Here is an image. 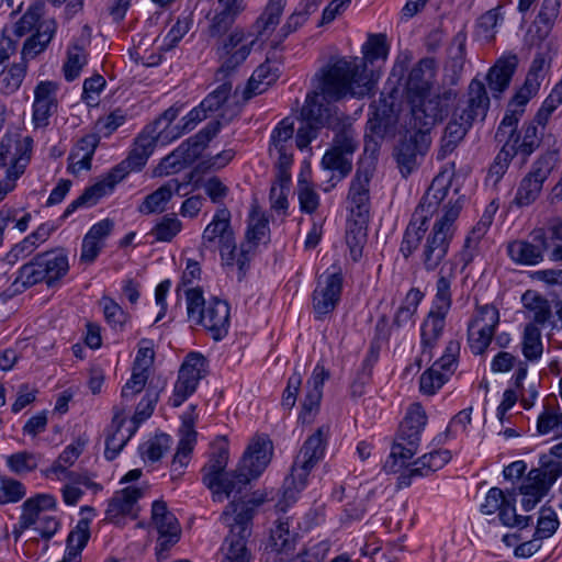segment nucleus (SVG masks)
<instances>
[{"mask_svg":"<svg viewBox=\"0 0 562 562\" xmlns=\"http://www.w3.org/2000/svg\"><path fill=\"white\" fill-rule=\"evenodd\" d=\"M363 58L347 60L339 58L322 68L321 90L326 98L363 97L372 88V76L367 74V63L385 60L389 45L384 34H370L362 46Z\"/></svg>","mask_w":562,"mask_h":562,"instance_id":"f257e3e1","label":"nucleus"},{"mask_svg":"<svg viewBox=\"0 0 562 562\" xmlns=\"http://www.w3.org/2000/svg\"><path fill=\"white\" fill-rule=\"evenodd\" d=\"M158 138L159 132L156 131V124L146 125L135 138L128 156L113 167L100 181L86 188L81 195L66 207L60 220L65 221L78 209L95 205L101 198L111 193L130 172L142 170L154 153Z\"/></svg>","mask_w":562,"mask_h":562,"instance_id":"f03ea898","label":"nucleus"},{"mask_svg":"<svg viewBox=\"0 0 562 562\" xmlns=\"http://www.w3.org/2000/svg\"><path fill=\"white\" fill-rule=\"evenodd\" d=\"M463 207V199L458 198L454 202L449 201L443 206L442 214L434 222L429 233L425 232L420 244L419 260L426 272L440 271L443 267L449 269L448 263H454V271L458 262L447 259L450 245L454 237L458 220Z\"/></svg>","mask_w":562,"mask_h":562,"instance_id":"7ed1b4c3","label":"nucleus"},{"mask_svg":"<svg viewBox=\"0 0 562 562\" xmlns=\"http://www.w3.org/2000/svg\"><path fill=\"white\" fill-rule=\"evenodd\" d=\"M465 106L456 109L445 128L437 159L443 160L464 138L475 121H484L490 108V98L483 81L474 78L469 85Z\"/></svg>","mask_w":562,"mask_h":562,"instance_id":"20e7f679","label":"nucleus"},{"mask_svg":"<svg viewBox=\"0 0 562 562\" xmlns=\"http://www.w3.org/2000/svg\"><path fill=\"white\" fill-rule=\"evenodd\" d=\"M69 271L68 254L64 248L37 254L24 263L11 286L3 293L7 297L21 293L29 288L44 282L54 286Z\"/></svg>","mask_w":562,"mask_h":562,"instance_id":"39448f33","label":"nucleus"},{"mask_svg":"<svg viewBox=\"0 0 562 562\" xmlns=\"http://www.w3.org/2000/svg\"><path fill=\"white\" fill-rule=\"evenodd\" d=\"M328 436L329 426L323 425L304 441L285 480L283 499L277 504L280 510L294 503L296 494L306 486L312 469L324 458Z\"/></svg>","mask_w":562,"mask_h":562,"instance_id":"423d86ee","label":"nucleus"},{"mask_svg":"<svg viewBox=\"0 0 562 562\" xmlns=\"http://www.w3.org/2000/svg\"><path fill=\"white\" fill-rule=\"evenodd\" d=\"M450 183L445 180L443 176H437L432 180L404 232L400 252L405 259H408L417 250L425 232L429 228V220L438 211L440 203L448 195Z\"/></svg>","mask_w":562,"mask_h":562,"instance_id":"0eeeda50","label":"nucleus"},{"mask_svg":"<svg viewBox=\"0 0 562 562\" xmlns=\"http://www.w3.org/2000/svg\"><path fill=\"white\" fill-rule=\"evenodd\" d=\"M427 424V415L419 403L408 408L391 448V453L383 464L386 473H398L417 453L420 435Z\"/></svg>","mask_w":562,"mask_h":562,"instance_id":"6e6552de","label":"nucleus"},{"mask_svg":"<svg viewBox=\"0 0 562 562\" xmlns=\"http://www.w3.org/2000/svg\"><path fill=\"white\" fill-rule=\"evenodd\" d=\"M228 457V446L223 440L214 447L209 461L202 468V482L212 491L214 502H222L224 497L228 498L233 493L235 495L241 494L248 485L247 475L239 471V467L234 471L224 473Z\"/></svg>","mask_w":562,"mask_h":562,"instance_id":"1a4fd4ad","label":"nucleus"},{"mask_svg":"<svg viewBox=\"0 0 562 562\" xmlns=\"http://www.w3.org/2000/svg\"><path fill=\"white\" fill-rule=\"evenodd\" d=\"M448 265L450 266L449 269L443 267L438 273L434 308L422 325V356H428L429 360L431 358V349L442 335L446 315L452 303L451 282L454 279V263Z\"/></svg>","mask_w":562,"mask_h":562,"instance_id":"9d476101","label":"nucleus"},{"mask_svg":"<svg viewBox=\"0 0 562 562\" xmlns=\"http://www.w3.org/2000/svg\"><path fill=\"white\" fill-rule=\"evenodd\" d=\"M221 128L222 123L218 120L209 122L195 135L182 142L173 151L164 157L155 169V175L159 177L172 175L193 164Z\"/></svg>","mask_w":562,"mask_h":562,"instance_id":"9b49d317","label":"nucleus"},{"mask_svg":"<svg viewBox=\"0 0 562 562\" xmlns=\"http://www.w3.org/2000/svg\"><path fill=\"white\" fill-rule=\"evenodd\" d=\"M457 91L445 89L438 93H425L415 98L411 104V124L430 132L432 127L446 119L457 105Z\"/></svg>","mask_w":562,"mask_h":562,"instance_id":"f8f14e48","label":"nucleus"},{"mask_svg":"<svg viewBox=\"0 0 562 562\" xmlns=\"http://www.w3.org/2000/svg\"><path fill=\"white\" fill-rule=\"evenodd\" d=\"M430 144V132L418 126H412L409 122L394 149V157L404 178L418 168L429 150Z\"/></svg>","mask_w":562,"mask_h":562,"instance_id":"ddd939ff","label":"nucleus"},{"mask_svg":"<svg viewBox=\"0 0 562 562\" xmlns=\"http://www.w3.org/2000/svg\"><path fill=\"white\" fill-rule=\"evenodd\" d=\"M559 162L558 150H548L539 157L531 170L521 179L513 204L522 207L532 204L540 195L543 182Z\"/></svg>","mask_w":562,"mask_h":562,"instance_id":"4468645a","label":"nucleus"},{"mask_svg":"<svg viewBox=\"0 0 562 562\" xmlns=\"http://www.w3.org/2000/svg\"><path fill=\"white\" fill-rule=\"evenodd\" d=\"M216 239L220 244L222 261L227 267L235 265L236 241L231 227V212L227 207L216 211L212 222L202 234L201 248L212 249Z\"/></svg>","mask_w":562,"mask_h":562,"instance_id":"2eb2a0df","label":"nucleus"},{"mask_svg":"<svg viewBox=\"0 0 562 562\" xmlns=\"http://www.w3.org/2000/svg\"><path fill=\"white\" fill-rule=\"evenodd\" d=\"M499 324L498 310L490 304L479 306L468 325V342L474 355H483L492 342Z\"/></svg>","mask_w":562,"mask_h":562,"instance_id":"dca6fc26","label":"nucleus"},{"mask_svg":"<svg viewBox=\"0 0 562 562\" xmlns=\"http://www.w3.org/2000/svg\"><path fill=\"white\" fill-rule=\"evenodd\" d=\"M205 358L199 352H190L180 367L178 379L175 383L173 394L170 397V405L179 407L191 396L200 380L204 376Z\"/></svg>","mask_w":562,"mask_h":562,"instance_id":"f3484780","label":"nucleus"},{"mask_svg":"<svg viewBox=\"0 0 562 562\" xmlns=\"http://www.w3.org/2000/svg\"><path fill=\"white\" fill-rule=\"evenodd\" d=\"M300 540L299 532L290 529L289 520H278L270 530L265 543L260 562H278L282 555H290L296 549Z\"/></svg>","mask_w":562,"mask_h":562,"instance_id":"a211bd4d","label":"nucleus"},{"mask_svg":"<svg viewBox=\"0 0 562 562\" xmlns=\"http://www.w3.org/2000/svg\"><path fill=\"white\" fill-rule=\"evenodd\" d=\"M195 406L190 405L189 412L182 416V425L180 427V440L177 452L171 461L170 472L171 479H180L184 468L190 461V456L196 442L198 432L194 429L195 424Z\"/></svg>","mask_w":562,"mask_h":562,"instance_id":"6ab92c4d","label":"nucleus"},{"mask_svg":"<svg viewBox=\"0 0 562 562\" xmlns=\"http://www.w3.org/2000/svg\"><path fill=\"white\" fill-rule=\"evenodd\" d=\"M315 78L318 81L317 90L307 93L305 103L301 109V120L312 122V124H315L316 126H328L336 130L337 126L334 124L337 122L340 123V117L333 114V109L321 100L323 99L327 102L333 101L331 99L326 98L321 90L322 69L315 75Z\"/></svg>","mask_w":562,"mask_h":562,"instance_id":"aec40b11","label":"nucleus"},{"mask_svg":"<svg viewBox=\"0 0 562 562\" xmlns=\"http://www.w3.org/2000/svg\"><path fill=\"white\" fill-rule=\"evenodd\" d=\"M272 449V442L266 436H257L251 440L238 463L239 471L247 475L248 484L261 475L270 463Z\"/></svg>","mask_w":562,"mask_h":562,"instance_id":"412c9836","label":"nucleus"},{"mask_svg":"<svg viewBox=\"0 0 562 562\" xmlns=\"http://www.w3.org/2000/svg\"><path fill=\"white\" fill-rule=\"evenodd\" d=\"M151 521L160 536L157 557L162 559L165 558L162 552L168 551L179 540L180 527L177 518L168 510L167 504L164 501H155L153 503Z\"/></svg>","mask_w":562,"mask_h":562,"instance_id":"4be33fe9","label":"nucleus"},{"mask_svg":"<svg viewBox=\"0 0 562 562\" xmlns=\"http://www.w3.org/2000/svg\"><path fill=\"white\" fill-rule=\"evenodd\" d=\"M241 524H231L229 533L226 536L222 546L224 558L222 562H250L251 552L247 548L248 538L251 535V528L247 526L248 514H243Z\"/></svg>","mask_w":562,"mask_h":562,"instance_id":"5701e85b","label":"nucleus"},{"mask_svg":"<svg viewBox=\"0 0 562 562\" xmlns=\"http://www.w3.org/2000/svg\"><path fill=\"white\" fill-rule=\"evenodd\" d=\"M344 277L340 271L328 274L324 286H317L313 292V310L315 318L321 321L330 314L338 305L342 292Z\"/></svg>","mask_w":562,"mask_h":562,"instance_id":"b1692460","label":"nucleus"},{"mask_svg":"<svg viewBox=\"0 0 562 562\" xmlns=\"http://www.w3.org/2000/svg\"><path fill=\"white\" fill-rule=\"evenodd\" d=\"M531 240H514L507 246V254L513 261L524 266H536L547 251L544 233L536 228L530 234Z\"/></svg>","mask_w":562,"mask_h":562,"instance_id":"393cba45","label":"nucleus"},{"mask_svg":"<svg viewBox=\"0 0 562 562\" xmlns=\"http://www.w3.org/2000/svg\"><path fill=\"white\" fill-rule=\"evenodd\" d=\"M229 305L217 297L211 299L204 311L200 312L198 324L202 325L215 341L222 340L228 334Z\"/></svg>","mask_w":562,"mask_h":562,"instance_id":"a878e982","label":"nucleus"},{"mask_svg":"<svg viewBox=\"0 0 562 562\" xmlns=\"http://www.w3.org/2000/svg\"><path fill=\"white\" fill-rule=\"evenodd\" d=\"M268 232V221L263 217L258 218L254 225L248 227L246 240L240 244L239 251L235 252V265L238 268V281H241L246 276L255 250Z\"/></svg>","mask_w":562,"mask_h":562,"instance_id":"bb28decb","label":"nucleus"},{"mask_svg":"<svg viewBox=\"0 0 562 562\" xmlns=\"http://www.w3.org/2000/svg\"><path fill=\"white\" fill-rule=\"evenodd\" d=\"M144 495V490L137 486H127L121 491L115 492L113 497L109 501L105 510V518L110 522L120 524L124 516L131 515L133 509Z\"/></svg>","mask_w":562,"mask_h":562,"instance_id":"cd10ccee","label":"nucleus"},{"mask_svg":"<svg viewBox=\"0 0 562 562\" xmlns=\"http://www.w3.org/2000/svg\"><path fill=\"white\" fill-rule=\"evenodd\" d=\"M189 179H191V177ZM189 181L190 180H188L184 183H181L179 182L178 179L168 180L157 190L145 196V199L138 206V211L142 214L162 213L164 211H166L167 203L171 200V198L175 194L180 196L186 195V193H182L181 190L184 186L189 183Z\"/></svg>","mask_w":562,"mask_h":562,"instance_id":"c85d7f7f","label":"nucleus"},{"mask_svg":"<svg viewBox=\"0 0 562 562\" xmlns=\"http://www.w3.org/2000/svg\"><path fill=\"white\" fill-rule=\"evenodd\" d=\"M371 172L358 168L349 187L348 201L351 204V214H370V181Z\"/></svg>","mask_w":562,"mask_h":562,"instance_id":"c756f323","label":"nucleus"},{"mask_svg":"<svg viewBox=\"0 0 562 562\" xmlns=\"http://www.w3.org/2000/svg\"><path fill=\"white\" fill-rule=\"evenodd\" d=\"M33 139L26 136L24 143L16 147V155L5 172V178L0 181V201L15 188L16 180L24 173L32 155Z\"/></svg>","mask_w":562,"mask_h":562,"instance_id":"7c9ffc66","label":"nucleus"},{"mask_svg":"<svg viewBox=\"0 0 562 562\" xmlns=\"http://www.w3.org/2000/svg\"><path fill=\"white\" fill-rule=\"evenodd\" d=\"M543 456L540 459L541 468L532 469L528 474V480L532 481L530 487L540 491L539 495L544 496L558 477L562 475V463L553 460H546Z\"/></svg>","mask_w":562,"mask_h":562,"instance_id":"2f4dec72","label":"nucleus"},{"mask_svg":"<svg viewBox=\"0 0 562 562\" xmlns=\"http://www.w3.org/2000/svg\"><path fill=\"white\" fill-rule=\"evenodd\" d=\"M346 232V243L351 258L357 261L362 256L363 246L367 243V231L370 214H351Z\"/></svg>","mask_w":562,"mask_h":562,"instance_id":"473e14b6","label":"nucleus"},{"mask_svg":"<svg viewBox=\"0 0 562 562\" xmlns=\"http://www.w3.org/2000/svg\"><path fill=\"white\" fill-rule=\"evenodd\" d=\"M516 57L499 59L490 68L486 75V81L494 98L501 94L509 87L514 72L516 70Z\"/></svg>","mask_w":562,"mask_h":562,"instance_id":"72a5a7b5","label":"nucleus"},{"mask_svg":"<svg viewBox=\"0 0 562 562\" xmlns=\"http://www.w3.org/2000/svg\"><path fill=\"white\" fill-rule=\"evenodd\" d=\"M432 60L422 59L411 71L406 81V93L408 102L423 97L431 89L430 70Z\"/></svg>","mask_w":562,"mask_h":562,"instance_id":"f704fd0d","label":"nucleus"},{"mask_svg":"<svg viewBox=\"0 0 562 562\" xmlns=\"http://www.w3.org/2000/svg\"><path fill=\"white\" fill-rule=\"evenodd\" d=\"M280 76V69L273 67L267 60L258 66L249 78L244 90V100L247 101L255 95L263 93Z\"/></svg>","mask_w":562,"mask_h":562,"instance_id":"c9c22d12","label":"nucleus"},{"mask_svg":"<svg viewBox=\"0 0 562 562\" xmlns=\"http://www.w3.org/2000/svg\"><path fill=\"white\" fill-rule=\"evenodd\" d=\"M56 32L55 21H43L38 24L36 33L30 36L22 48V61L35 58L45 50Z\"/></svg>","mask_w":562,"mask_h":562,"instance_id":"e433bc0d","label":"nucleus"},{"mask_svg":"<svg viewBox=\"0 0 562 562\" xmlns=\"http://www.w3.org/2000/svg\"><path fill=\"white\" fill-rule=\"evenodd\" d=\"M266 502V494L256 491L251 495L247 496L246 499L238 498L233 499L226 509L223 513V517L226 521L229 520L231 513L234 514V522L233 524H241L244 519H241L243 514L249 515V520L247 522V526L251 528V521L255 515V509L262 505Z\"/></svg>","mask_w":562,"mask_h":562,"instance_id":"4c0bfd02","label":"nucleus"},{"mask_svg":"<svg viewBox=\"0 0 562 562\" xmlns=\"http://www.w3.org/2000/svg\"><path fill=\"white\" fill-rule=\"evenodd\" d=\"M56 507V498L50 494H37L27 498L22 505V528H30L38 522L43 513Z\"/></svg>","mask_w":562,"mask_h":562,"instance_id":"58836bf2","label":"nucleus"},{"mask_svg":"<svg viewBox=\"0 0 562 562\" xmlns=\"http://www.w3.org/2000/svg\"><path fill=\"white\" fill-rule=\"evenodd\" d=\"M166 381L160 378L151 379L148 382L146 392L136 406L135 414L133 416V422L135 424H140L153 415L155 406L159 401L160 393L164 391Z\"/></svg>","mask_w":562,"mask_h":562,"instance_id":"ea45409f","label":"nucleus"},{"mask_svg":"<svg viewBox=\"0 0 562 562\" xmlns=\"http://www.w3.org/2000/svg\"><path fill=\"white\" fill-rule=\"evenodd\" d=\"M352 156L345 155V153L337 151L329 148L322 159V166L327 170L337 171L338 176H331L330 184L324 188L325 192H328L334 188L340 180L346 178L352 169Z\"/></svg>","mask_w":562,"mask_h":562,"instance_id":"a19ab883","label":"nucleus"},{"mask_svg":"<svg viewBox=\"0 0 562 562\" xmlns=\"http://www.w3.org/2000/svg\"><path fill=\"white\" fill-rule=\"evenodd\" d=\"M396 124V116L394 115L393 108L386 103L375 106L372 111L367 127L370 133L378 137L384 138Z\"/></svg>","mask_w":562,"mask_h":562,"instance_id":"79ce46f5","label":"nucleus"},{"mask_svg":"<svg viewBox=\"0 0 562 562\" xmlns=\"http://www.w3.org/2000/svg\"><path fill=\"white\" fill-rule=\"evenodd\" d=\"M493 222V216L490 213H484L476 225L471 229L469 235L465 237L462 250L459 252L460 261L463 267H467L474 257V249L479 241L486 234L488 227Z\"/></svg>","mask_w":562,"mask_h":562,"instance_id":"37998d69","label":"nucleus"},{"mask_svg":"<svg viewBox=\"0 0 562 562\" xmlns=\"http://www.w3.org/2000/svg\"><path fill=\"white\" fill-rule=\"evenodd\" d=\"M424 294L418 289H411L406 294L404 303L398 307L394 315L391 329L402 328L408 325H414V315L417 312V307L423 300Z\"/></svg>","mask_w":562,"mask_h":562,"instance_id":"c03bdc74","label":"nucleus"},{"mask_svg":"<svg viewBox=\"0 0 562 562\" xmlns=\"http://www.w3.org/2000/svg\"><path fill=\"white\" fill-rule=\"evenodd\" d=\"M539 229L544 233L547 250H551L550 260L562 261V220L552 217L544 227Z\"/></svg>","mask_w":562,"mask_h":562,"instance_id":"a18cd8bd","label":"nucleus"},{"mask_svg":"<svg viewBox=\"0 0 562 562\" xmlns=\"http://www.w3.org/2000/svg\"><path fill=\"white\" fill-rule=\"evenodd\" d=\"M521 119V111H506L495 133V140L498 144L518 146L519 134H517L518 122Z\"/></svg>","mask_w":562,"mask_h":562,"instance_id":"49530a36","label":"nucleus"},{"mask_svg":"<svg viewBox=\"0 0 562 562\" xmlns=\"http://www.w3.org/2000/svg\"><path fill=\"white\" fill-rule=\"evenodd\" d=\"M524 306L533 313L532 319L536 326L544 325L552 316L549 301L540 294L527 291L521 297Z\"/></svg>","mask_w":562,"mask_h":562,"instance_id":"de8ad7c7","label":"nucleus"},{"mask_svg":"<svg viewBox=\"0 0 562 562\" xmlns=\"http://www.w3.org/2000/svg\"><path fill=\"white\" fill-rule=\"evenodd\" d=\"M337 127L334 130L335 136L333 138V149L345 153V155L352 156L358 148V140L356 139V132L351 124L346 123L340 119V123L335 124Z\"/></svg>","mask_w":562,"mask_h":562,"instance_id":"09e8293b","label":"nucleus"},{"mask_svg":"<svg viewBox=\"0 0 562 562\" xmlns=\"http://www.w3.org/2000/svg\"><path fill=\"white\" fill-rule=\"evenodd\" d=\"M148 376L147 368L133 367L132 375L121 391L122 411L126 408L130 402L134 401L137 394L144 390L146 391Z\"/></svg>","mask_w":562,"mask_h":562,"instance_id":"8fccbe9b","label":"nucleus"},{"mask_svg":"<svg viewBox=\"0 0 562 562\" xmlns=\"http://www.w3.org/2000/svg\"><path fill=\"white\" fill-rule=\"evenodd\" d=\"M522 355L529 361H537L541 358L543 345L541 331L535 324H527L522 336Z\"/></svg>","mask_w":562,"mask_h":562,"instance_id":"3c124183","label":"nucleus"},{"mask_svg":"<svg viewBox=\"0 0 562 562\" xmlns=\"http://www.w3.org/2000/svg\"><path fill=\"white\" fill-rule=\"evenodd\" d=\"M294 134V123L290 117H284L273 128L270 136L269 153L273 155V151L289 150L291 145L289 144Z\"/></svg>","mask_w":562,"mask_h":562,"instance_id":"603ef678","label":"nucleus"},{"mask_svg":"<svg viewBox=\"0 0 562 562\" xmlns=\"http://www.w3.org/2000/svg\"><path fill=\"white\" fill-rule=\"evenodd\" d=\"M182 229V223L175 213L164 215L156 225L151 228L150 235L157 241L169 243Z\"/></svg>","mask_w":562,"mask_h":562,"instance_id":"864d4df0","label":"nucleus"},{"mask_svg":"<svg viewBox=\"0 0 562 562\" xmlns=\"http://www.w3.org/2000/svg\"><path fill=\"white\" fill-rule=\"evenodd\" d=\"M171 442L172 439L169 435L160 434L140 445L138 450L144 460L157 462L170 448Z\"/></svg>","mask_w":562,"mask_h":562,"instance_id":"5fc2aeb1","label":"nucleus"},{"mask_svg":"<svg viewBox=\"0 0 562 562\" xmlns=\"http://www.w3.org/2000/svg\"><path fill=\"white\" fill-rule=\"evenodd\" d=\"M87 64V54L82 46L74 44L67 50V60L63 66L65 79L74 81L80 75L82 67Z\"/></svg>","mask_w":562,"mask_h":562,"instance_id":"6e6d98bb","label":"nucleus"},{"mask_svg":"<svg viewBox=\"0 0 562 562\" xmlns=\"http://www.w3.org/2000/svg\"><path fill=\"white\" fill-rule=\"evenodd\" d=\"M537 431L539 435L554 432L555 438H562V412L546 407L538 416Z\"/></svg>","mask_w":562,"mask_h":562,"instance_id":"4d7b16f0","label":"nucleus"},{"mask_svg":"<svg viewBox=\"0 0 562 562\" xmlns=\"http://www.w3.org/2000/svg\"><path fill=\"white\" fill-rule=\"evenodd\" d=\"M285 3L286 0H269L265 12L256 21L258 34L265 33L279 23Z\"/></svg>","mask_w":562,"mask_h":562,"instance_id":"13d9d810","label":"nucleus"},{"mask_svg":"<svg viewBox=\"0 0 562 562\" xmlns=\"http://www.w3.org/2000/svg\"><path fill=\"white\" fill-rule=\"evenodd\" d=\"M90 539V519L81 518L76 527L67 537V550L76 552L81 557V552Z\"/></svg>","mask_w":562,"mask_h":562,"instance_id":"bf43d9fd","label":"nucleus"},{"mask_svg":"<svg viewBox=\"0 0 562 562\" xmlns=\"http://www.w3.org/2000/svg\"><path fill=\"white\" fill-rule=\"evenodd\" d=\"M27 65L25 61L13 64L7 71L0 70L2 79V91L4 94L14 93L20 87L25 77Z\"/></svg>","mask_w":562,"mask_h":562,"instance_id":"052dcab7","label":"nucleus"},{"mask_svg":"<svg viewBox=\"0 0 562 562\" xmlns=\"http://www.w3.org/2000/svg\"><path fill=\"white\" fill-rule=\"evenodd\" d=\"M100 304L102 305L106 323L114 330H122L128 317L123 308L110 297H102Z\"/></svg>","mask_w":562,"mask_h":562,"instance_id":"680f3d73","label":"nucleus"},{"mask_svg":"<svg viewBox=\"0 0 562 562\" xmlns=\"http://www.w3.org/2000/svg\"><path fill=\"white\" fill-rule=\"evenodd\" d=\"M448 374L436 369V366H431L420 375V392L426 395H434L448 381Z\"/></svg>","mask_w":562,"mask_h":562,"instance_id":"e2e57ef3","label":"nucleus"},{"mask_svg":"<svg viewBox=\"0 0 562 562\" xmlns=\"http://www.w3.org/2000/svg\"><path fill=\"white\" fill-rule=\"evenodd\" d=\"M254 43L255 41H251L250 43L240 45L234 52L224 54V58H220L222 60V65L217 70V74L227 75L231 71L235 70L249 56Z\"/></svg>","mask_w":562,"mask_h":562,"instance_id":"0e129e2a","label":"nucleus"},{"mask_svg":"<svg viewBox=\"0 0 562 562\" xmlns=\"http://www.w3.org/2000/svg\"><path fill=\"white\" fill-rule=\"evenodd\" d=\"M37 464L38 457L35 453L29 451L13 453L7 459V465L12 472L16 474L31 472L37 468Z\"/></svg>","mask_w":562,"mask_h":562,"instance_id":"69168bd1","label":"nucleus"},{"mask_svg":"<svg viewBox=\"0 0 562 562\" xmlns=\"http://www.w3.org/2000/svg\"><path fill=\"white\" fill-rule=\"evenodd\" d=\"M559 527L555 512L551 507L543 506L540 510L535 536L539 539L551 537Z\"/></svg>","mask_w":562,"mask_h":562,"instance_id":"338daca9","label":"nucleus"},{"mask_svg":"<svg viewBox=\"0 0 562 562\" xmlns=\"http://www.w3.org/2000/svg\"><path fill=\"white\" fill-rule=\"evenodd\" d=\"M232 88L233 86L231 81L222 82L201 101L203 106H205L210 113L220 110L228 100Z\"/></svg>","mask_w":562,"mask_h":562,"instance_id":"774afa93","label":"nucleus"}]
</instances>
